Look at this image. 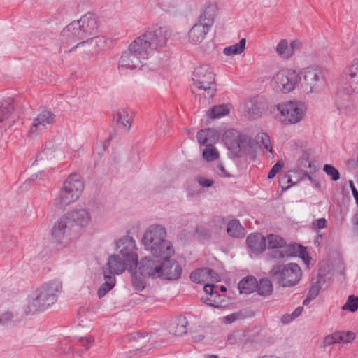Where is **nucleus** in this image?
I'll list each match as a JSON object with an SVG mask.
<instances>
[{
    "instance_id": "23",
    "label": "nucleus",
    "mask_w": 358,
    "mask_h": 358,
    "mask_svg": "<svg viewBox=\"0 0 358 358\" xmlns=\"http://www.w3.org/2000/svg\"><path fill=\"white\" fill-rule=\"evenodd\" d=\"M227 342L231 345H237L242 348H246L250 342V338L243 331H234L227 336Z\"/></svg>"
},
{
    "instance_id": "11",
    "label": "nucleus",
    "mask_w": 358,
    "mask_h": 358,
    "mask_svg": "<svg viewBox=\"0 0 358 358\" xmlns=\"http://www.w3.org/2000/svg\"><path fill=\"white\" fill-rule=\"evenodd\" d=\"M301 79V78L296 71L282 69L273 76L272 84L277 90L283 93H289L296 88Z\"/></svg>"
},
{
    "instance_id": "33",
    "label": "nucleus",
    "mask_w": 358,
    "mask_h": 358,
    "mask_svg": "<svg viewBox=\"0 0 358 358\" xmlns=\"http://www.w3.org/2000/svg\"><path fill=\"white\" fill-rule=\"evenodd\" d=\"M146 277V275L141 273L138 269L132 273L131 282L135 290L140 292L145 289Z\"/></svg>"
},
{
    "instance_id": "28",
    "label": "nucleus",
    "mask_w": 358,
    "mask_h": 358,
    "mask_svg": "<svg viewBox=\"0 0 358 358\" xmlns=\"http://www.w3.org/2000/svg\"><path fill=\"white\" fill-rule=\"evenodd\" d=\"M13 110L14 106L11 100L1 103L0 106V122L4 123L5 126H10L11 124L10 117Z\"/></svg>"
},
{
    "instance_id": "30",
    "label": "nucleus",
    "mask_w": 358,
    "mask_h": 358,
    "mask_svg": "<svg viewBox=\"0 0 358 358\" xmlns=\"http://www.w3.org/2000/svg\"><path fill=\"white\" fill-rule=\"evenodd\" d=\"M227 231L230 236L236 238H243L245 235V230L238 220H232L229 222Z\"/></svg>"
},
{
    "instance_id": "63",
    "label": "nucleus",
    "mask_w": 358,
    "mask_h": 358,
    "mask_svg": "<svg viewBox=\"0 0 358 358\" xmlns=\"http://www.w3.org/2000/svg\"><path fill=\"white\" fill-rule=\"evenodd\" d=\"M353 224L355 225V228L358 233V213L353 217Z\"/></svg>"
},
{
    "instance_id": "24",
    "label": "nucleus",
    "mask_w": 358,
    "mask_h": 358,
    "mask_svg": "<svg viewBox=\"0 0 358 358\" xmlns=\"http://www.w3.org/2000/svg\"><path fill=\"white\" fill-rule=\"evenodd\" d=\"M217 138L216 131L210 128L201 129L196 134L197 141L201 145H213Z\"/></svg>"
},
{
    "instance_id": "36",
    "label": "nucleus",
    "mask_w": 358,
    "mask_h": 358,
    "mask_svg": "<svg viewBox=\"0 0 358 358\" xmlns=\"http://www.w3.org/2000/svg\"><path fill=\"white\" fill-rule=\"evenodd\" d=\"M93 49L94 53L103 50L108 46V40L103 36H93L89 38Z\"/></svg>"
},
{
    "instance_id": "43",
    "label": "nucleus",
    "mask_w": 358,
    "mask_h": 358,
    "mask_svg": "<svg viewBox=\"0 0 358 358\" xmlns=\"http://www.w3.org/2000/svg\"><path fill=\"white\" fill-rule=\"evenodd\" d=\"M324 171L331 177L333 181H337L340 178V173L332 165L325 164L323 167Z\"/></svg>"
},
{
    "instance_id": "19",
    "label": "nucleus",
    "mask_w": 358,
    "mask_h": 358,
    "mask_svg": "<svg viewBox=\"0 0 358 358\" xmlns=\"http://www.w3.org/2000/svg\"><path fill=\"white\" fill-rule=\"evenodd\" d=\"M346 84L351 92L358 93V58L354 59L345 69Z\"/></svg>"
},
{
    "instance_id": "52",
    "label": "nucleus",
    "mask_w": 358,
    "mask_h": 358,
    "mask_svg": "<svg viewBox=\"0 0 358 358\" xmlns=\"http://www.w3.org/2000/svg\"><path fill=\"white\" fill-rule=\"evenodd\" d=\"M196 180L199 182V184L203 187H211L214 183L213 180L206 178L205 177L203 176H198L196 177Z\"/></svg>"
},
{
    "instance_id": "39",
    "label": "nucleus",
    "mask_w": 358,
    "mask_h": 358,
    "mask_svg": "<svg viewBox=\"0 0 358 358\" xmlns=\"http://www.w3.org/2000/svg\"><path fill=\"white\" fill-rule=\"evenodd\" d=\"M276 52L283 59L290 58L289 44L286 39H282L276 46Z\"/></svg>"
},
{
    "instance_id": "54",
    "label": "nucleus",
    "mask_w": 358,
    "mask_h": 358,
    "mask_svg": "<svg viewBox=\"0 0 358 358\" xmlns=\"http://www.w3.org/2000/svg\"><path fill=\"white\" fill-rule=\"evenodd\" d=\"M13 319L12 313L7 312L0 315V324H6Z\"/></svg>"
},
{
    "instance_id": "9",
    "label": "nucleus",
    "mask_w": 358,
    "mask_h": 358,
    "mask_svg": "<svg viewBox=\"0 0 358 358\" xmlns=\"http://www.w3.org/2000/svg\"><path fill=\"white\" fill-rule=\"evenodd\" d=\"M274 280L284 287L296 285L300 280L302 272L300 267L294 263L286 265H275L270 271Z\"/></svg>"
},
{
    "instance_id": "40",
    "label": "nucleus",
    "mask_w": 358,
    "mask_h": 358,
    "mask_svg": "<svg viewBox=\"0 0 358 358\" xmlns=\"http://www.w3.org/2000/svg\"><path fill=\"white\" fill-rule=\"evenodd\" d=\"M203 157L208 162L218 159L219 153L213 145H208L203 151Z\"/></svg>"
},
{
    "instance_id": "12",
    "label": "nucleus",
    "mask_w": 358,
    "mask_h": 358,
    "mask_svg": "<svg viewBox=\"0 0 358 358\" xmlns=\"http://www.w3.org/2000/svg\"><path fill=\"white\" fill-rule=\"evenodd\" d=\"M55 115L51 110L48 109L39 110L36 116L33 119L28 136L31 138L38 137L43 132L50 129L55 123Z\"/></svg>"
},
{
    "instance_id": "21",
    "label": "nucleus",
    "mask_w": 358,
    "mask_h": 358,
    "mask_svg": "<svg viewBox=\"0 0 358 358\" xmlns=\"http://www.w3.org/2000/svg\"><path fill=\"white\" fill-rule=\"evenodd\" d=\"M246 243L248 248L257 254L264 252L266 248V239L259 233L250 234Z\"/></svg>"
},
{
    "instance_id": "22",
    "label": "nucleus",
    "mask_w": 358,
    "mask_h": 358,
    "mask_svg": "<svg viewBox=\"0 0 358 358\" xmlns=\"http://www.w3.org/2000/svg\"><path fill=\"white\" fill-rule=\"evenodd\" d=\"M187 321L186 317L180 316L171 322L168 327V329L171 334L180 336L187 333Z\"/></svg>"
},
{
    "instance_id": "58",
    "label": "nucleus",
    "mask_w": 358,
    "mask_h": 358,
    "mask_svg": "<svg viewBox=\"0 0 358 358\" xmlns=\"http://www.w3.org/2000/svg\"><path fill=\"white\" fill-rule=\"evenodd\" d=\"M349 185H350V187L352 190V195L356 201V203L358 204V190L355 187L352 181L350 180L349 182Z\"/></svg>"
},
{
    "instance_id": "27",
    "label": "nucleus",
    "mask_w": 358,
    "mask_h": 358,
    "mask_svg": "<svg viewBox=\"0 0 358 358\" xmlns=\"http://www.w3.org/2000/svg\"><path fill=\"white\" fill-rule=\"evenodd\" d=\"M131 113L127 109H120L114 115L117 124L128 131L131 124Z\"/></svg>"
},
{
    "instance_id": "1",
    "label": "nucleus",
    "mask_w": 358,
    "mask_h": 358,
    "mask_svg": "<svg viewBox=\"0 0 358 358\" xmlns=\"http://www.w3.org/2000/svg\"><path fill=\"white\" fill-rule=\"evenodd\" d=\"M166 32L164 28L158 25L149 27L122 52L119 60V69H140L152 51L166 43Z\"/></svg>"
},
{
    "instance_id": "6",
    "label": "nucleus",
    "mask_w": 358,
    "mask_h": 358,
    "mask_svg": "<svg viewBox=\"0 0 358 358\" xmlns=\"http://www.w3.org/2000/svg\"><path fill=\"white\" fill-rule=\"evenodd\" d=\"M83 189L84 183L80 176L76 173L70 174L55 198L54 206L59 209L65 208L80 198Z\"/></svg>"
},
{
    "instance_id": "37",
    "label": "nucleus",
    "mask_w": 358,
    "mask_h": 358,
    "mask_svg": "<svg viewBox=\"0 0 358 358\" xmlns=\"http://www.w3.org/2000/svg\"><path fill=\"white\" fill-rule=\"evenodd\" d=\"M266 239L268 241L269 248H280L286 244L285 241L282 238L275 234H269Z\"/></svg>"
},
{
    "instance_id": "14",
    "label": "nucleus",
    "mask_w": 358,
    "mask_h": 358,
    "mask_svg": "<svg viewBox=\"0 0 358 358\" xmlns=\"http://www.w3.org/2000/svg\"><path fill=\"white\" fill-rule=\"evenodd\" d=\"M303 80L300 81L302 88L308 93L317 91L323 85V76L320 69L308 67L302 72Z\"/></svg>"
},
{
    "instance_id": "46",
    "label": "nucleus",
    "mask_w": 358,
    "mask_h": 358,
    "mask_svg": "<svg viewBox=\"0 0 358 358\" xmlns=\"http://www.w3.org/2000/svg\"><path fill=\"white\" fill-rule=\"evenodd\" d=\"M338 338H339L338 337L337 331L334 334L327 335V336H325L323 341L324 347L329 346L336 343H339Z\"/></svg>"
},
{
    "instance_id": "4",
    "label": "nucleus",
    "mask_w": 358,
    "mask_h": 358,
    "mask_svg": "<svg viewBox=\"0 0 358 358\" xmlns=\"http://www.w3.org/2000/svg\"><path fill=\"white\" fill-rule=\"evenodd\" d=\"M98 21L94 14L87 13L80 20L73 21L62 29L60 41L62 45H71L78 41L90 38L98 33Z\"/></svg>"
},
{
    "instance_id": "17",
    "label": "nucleus",
    "mask_w": 358,
    "mask_h": 358,
    "mask_svg": "<svg viewBox=\"0 0 358 358\" xmlns=\"http://www.w3.org/2000/svg\"><path fill=\"white\" fill-rule=\"evenodd\" d=\"M162 260H155L151 257H145L139 262H137V269L139 272L147 277L152 279L160 278L162 275L161 266Z\"/></svg>"
},
{
    "instance_id": "16",
    "label": "nucleus",
    "mask_w": 358,
    "mask_h": 358,
    "mask_svg": "<svg viewBox=\"0 0 358 358\" xmlns=\"http://www.w3.org/2000/svg\"><path fill=\"white\" fill-rule=\"evenodd\" d=\"M136 268L134 266L121 257L120 255L115 254L108 257L107 264L103 268V273L110 275H118L122 273L126 269L133 271Z\"/></svg>"
},
{
    "instance_id": "60",
    "label": "nucleus",
    "mask_w": 358,
    "mask_h": 358,
    "mask_svg": "<svg viewBox=\"0 0 358 358\" xmlns=\"http://www.w3.org/2000/svg\"><path fill=\"white\" fill-rule=\"evenodd\" d=\"M294 320V318L293 317L292 314L291 315H289V314L284 315H282V317L281 318V321L284 324H288Z\"/></svg>"
},
{
    "instance_id": "10",
    "label": "nucleus",
    "mask_w": 358,
    "mask_h": 358,
    "mask_svg": "<svg viewBox=\"0 0 358 358\" xmlns=\"http://www.w3.org/2000/svg\"><path fill=\"white\" fill-rule=\"evenodd\" d=\"M277 108L283 117L282 121L286 124L299 122L306 111L305 103L299 101H288L279 104Z\"/></svg>"
},
{
    "instance_id": "44",
    "label": "nucleus",
    "mask_w": 358,
    "mask_h": 358,
    "mask_svg": "<svg viewBox=\"0 0 358 358\" xmlns=\"http://www.w3.org/2000/svg\"><path fill=\"white\" fill-rule=\"evenodd\" d=\"M294 248H296V252H289L290 255H295L301 257L303 259V261L307 263L309 259V256L306 252V248L303 247L300 245H296L294 246Z\"/></svg>"
},
{
    "instance_id": "41",
    "label": "nucleus",
    "mask_w": 358,
    "mask_h": 358,
    "mask_svg": "<svg viewBox=\"0 0 358 358\" xmlns=\"http://www.w3.org/2000/svg\"><path fill=\"white\" fill-rule=\"evenodd\" d=\"M339 343H348L355 338V333L352 331H337Z\"/></svg>"
},
{
    "instance_id": "25",
    "label": "nucleus",
    "mask_w": 358,
    "mask_h": 358,
    "mask_svg": "<svg viewBox=\"0 0 358 358\" xmlns=\"http://www.w3.org/2000/svg\"><path fill=\"white\" fill-rule=\"evenodd\" d=\"M336 106L339 114L342 115H352L355 110L353 102L350 100L349 96L346 95L337 100Z\"/></svg>"
},
{
    "instance_id": "7",
    "label": "nucleus",
    "mask_w": 358,
    "mask_h": 358,
    "mask_svg": "<svg viewBox=\"0 0 358 358\" xmlns=\"http://www.w3.org/2000/svg\"><path fill=\"white\" fill-rule=\"evenodd\" d=\"M215 74L210 65H202L195 68L193 75V85L198 90L204 91L205 98L212 99L216 91Z\"/></svg>"
},
{
    "instance_id": "50",
    "label": "nucleus",
    "mask_w": 358,
    "mask_h": 358,
    "mask_svg": "<svg viewBox=\"0 0 358 358\" xmlns=\"http://www.w3.org/2000/svg\"><path fill=\"white\" fill-rule=\"evenodd\" d=\"M239 313H231L222 318V322L224 324H231L236 322L239 318Z\"/></svg>"
},
{
    "instance_id": "48",
    "label": "nucleus",
    "mask_w": 358,
    "mask_h": 358,
    "mask_svg": "<svg viewBox=\"0 0 358 358\" xmlns=\"http://www.w3.org/2000/svg\"><path fill=\"white\" fill-rule=\"evenodd\" d=\"M78 342L80 345L83 346L85 350H87L90 348L91 345L94 343V338L92 336L89 337H80L78 339Z\"/></svg>"
},
{
    "instance_id": "42",
    "label": "nucleus",
    "mask_w": 358,
    "mask_h": 358,
    "mask_svg": "<svg viewBox=\"0 0 358 358\" xmlns=\"http://www.w3.org/2000/svg\"><path fill=\"white\" fill-rule=\"evenodd\" d=\"M342 309L348 310L351 312L356 311L358 309V297L350 295Z\"/></svg>"
},
{
    "instance_id": "32",
    "label": "nucleus",
    "mask_w": 358,
    "mask_h": 358,
    "mask_svg": "<svg viewBox=\"0 0 358 358\" xmlns=\"http://www.w3.org/2000/svg\"><path fill=\"white\" fill-rule=\"evenodd\" d=\"M258 294L262 296H268L273 292V285L268 278H262L259 282H257V289Z\"/></svg>"
},
{
    "instance_id": "62",
    "label": "nucleus",
    "mask_w": 358,
    "mask_h": 358,
    "mask_svg": "<svg viewBox=\"0 0 358 358\" xmlns=\"http://www.w3.org/2000/svg\"><path fill=\"white\" fill-rule=\"evenodd\" d=\"M213 289H214V286L212 285H208H208H206L204 286V291H205V292L206 294H210V295L213 294Z\"/></svg>"
},
{
    "instance_id": "47",
    "label": "nucleus",
    "mask_w": 358,
    "mask_h": 358,
    "mask_svg": "<svg viewBox=\"0 0 358 358\" xmlns=\"http://www.w3.org/2000/svg\"><path fill=\"white\" fill-rule=\"evenodd\" d=\"M261 138V143L264 148L268 150L270 152H272V148L270 146V138L268 134L262 133L259 137Z\"/></svg>"
},
{
    "instance_id": "15",
    "label": "nucleus",
    "mask_w": 358,
    "mask_h": 358,
    "mask_svg": "<svg viewBox=\"0 0 358 358\" xmlns=\"http://www.w3.org/2000/svg\"><path fill=\"white\" fill-rule=\"evenodd\" d=\"M224 141L228 149L237 157H241L243 153L249 154L250 152L251 141L245 135L238 134L233 141H231L226 134Z\"/></svg>"
},
{
    "instance_id": "49",
    "label": "nucleus",
    "mask_w": 358,
    "mask_h": 358,
    "mask_svg": "<svg viewBox=\"0 0 358 358\" xmlns=\"http://www.w3.org/2000/svg\"><path fill=\"white\" fill-rule=\"evenodd\" d=\"M283 163L280 162H278L270 170L268 174V178L269 179L273 178L275 175L280 171V170L282 168Z\"/></svg>"
},
{
    "instance_id": "3",
    "label": "nucleus",
    "mask_w": 358,
    "mask_h": 358,
    "mask_svg": "<svg viewBox=\"0 0 358 358\" xmlns=\"http://www.w3.org/2000/svg\"><path fill=\"white\" fill-rule=\"evenodd\" d=\"M62 289V282L59 280H51L37 288L28 296L24 314L33 315L48 308L56 302Z\"/></svg>"
},
{
    "instance_id": "35",
    "label": "nucleus",
    "mask_w": 358,
    "mask_h": 358,
    "mask_svg": "<svg viewBox=\"0 0 358 358\" xmlns=\"http://www.w3.org/2000/svg\"><path fill=\"white\" fill-rule=\"evenodd\" d=\"M207 272H210L208 268H199L190 273V279L195 283H203L208 280Z\"/></svg>"
},
{
    "instance_id": "31",
    "label": "nucleus",
    "mask_w": 358,
    "mask_h": 358,
    "mask_svg": "<svg viewBox=\"0 0 358 358\" xmlns=\"http://www.w3.org/2000/svg\"><path fill=\"white\" fill-rule=\"evenodd\" d=\"M103 278L105 282L100 286L97 292L98 296L100 299L113 288L116 282L114 275L103 273Z\"/></svg>"
},
{
    "instance_id": "26",
    "label": "nucleus",
    "mask_w": 358,
    "mask_h": 358,
    "mask_svg": "<svg viewBox=\"0 0 358 358\" xmlns=\"http://www.w3.org/2000/svg\"><path fill=\"white\" fill-rule=\"evenodd\" d=\"M257 287V280L253 276L243 278L238 284V288L241 294H250Z\"/></svg>"
},
{
    "instance_id": "2",
    "label": "nucleus",
    "mask_w": 358,
    "mask_h": 358,
    "mask_svg": "<svg viewBox=\"0 0 358 358\" xmlns=\"http://www.w3.org/2000/svg\"><path fill=\"white\" fill-rule=\"evenodd\" d=\"M92 213L86 208H76L64 214L52 229V236L61 243L64 238L78 237L92 222Z\"/></svg>"
},
{
    "instance_id": "64",
    "label": "nucleus",
    "mask_w": 358,
    "mask_h": 358,
    "mask_svg": "<svg viewBox=\"0 0 358 358\" xmlns=\"http://www.w3.org/2000/svg\"><path fill=\"white\" fill-rule=\"evenodd\" d=\"M204 336H202V335H198L194 337V340L196 342H199V341H201L203 339Z\"/></svg>"
},
{
    "instance_id": "51",
    "label": "nucleus",
    "mask_w": 358,
    "mask_h": 358,
    "mask_svg": "<svg viewBox=\"0 0 358 358\" xmlns=\"http://www.w3.org/2000/svg\"><path fill=\"white\" fill-rule=\"evenodd\" d=\"M320 287L317 285H313L307 294L308 300L315 299L319 294Z\"/></svg>"
},
{
    "instance_id": "61",
    "label": "nucleus",
    "mask_w": 358,
    "mask_h": 358,
    "mask_svg": "<svg viewBox=\"0 0 358 358\" xmlns=\"http://www.w3.org/2000/svg\"><path fill=\"white\" fill-rule=\"evenodd\" d=\"M303 310V308L301 306H299L294 310V312L292 313V315L295 319L301 315Z\"/></svg>"
},
{
    "instance_id": "5",
    "label": "nucleus",
    "mask_w": 358,
    "mask_h": 358,
    "mask_svg": "<svg viewBox=\"0 0 358 358\" xmlns=\"http://www.w3.org/2000/svg\"><path fill=\"white\" fill-rule=\"evenodd\" d=\"M167 232L162 225L155 224L145 231L142 242L146 250L161 259L171 258L175 253L172 243L166 238Z\"/></svg>"
},
{
    "instance_id": "34",
    "label": "nucleus",
    "mask_w": 358,
    "mask_h": 358,
    "mask_svg": "<svg viewBox=\"0 0 358 358\" xmlns=\"http://www.w3.org/2000/svg\"><path fill=\"white\" fill-rule=\"evenodd\" d=\"M245 43L246 40L242 38L238 43L224 48L223 53L227 56L241 54L245 50Z\"/></svg>"
},
{
    "instance_id": "13",
    "label": "nucleus",
    "mask_w": 358,
    "mask_h": 358,
    "mask_svg": "<svg viewBox=\"0 0 358 358\" xmlns=\"http://www.w3.org/2000/svg\"><path fill=\"white\" fill-rule=\"evenodd\" d=\"M117 255L136 268L137 266L138 254L136 241L133 237L125 236L120 238L116 243Z\"/></svg>"
},
{
    "instance_id": "20",
    "label": "nucleus",
    "mask_w": 358,
    "mask_h": 358,
    "mask_svg": "<svg viewBox=\"0 0 358 358\" xmlns=\"http://www.w3.org/2000/svg\"><path fill=\"white\" fill-rule=\"evenodd\" d=\"M241 109L243 113L248 115L252 119L261 117L264 111L263 103L256 98L245 101L241 105Z\"/></svg>"
},
{
    "instance_id": "57",
    "label": "nucleus",
    "mask_w": 358,
    "mask_h": 358,
    "mask_svg": "<svg viewBox=\"0 0 358 358\" xmlns=\"http://www.w3.org/2000/svg\"><path fill=\"white\" fill-rule=\"evenodd\" d=\"M202 300L203 301V302L206 304H207L210 306L215 307V308L220 307V305L217 301L213 300L211 298H210L208 296H207L206 298H202Z\"/></svg>"
},
{
    "instance_id": "59",
    "label": "nucleus",
    "mask_w": 358,
    "mask_h": 358,
    "mask_svg": "<svg viewBox=\"0 0 358 358\" xmlns=\"http://www.w3.org/2000/svg\"><path fill=\"white\" fill-rule=\"evenodd\" d=\"M317 227L319 229H324L327 227V221L325 218H320L316 220Z\"/></svg>"
},
{
    "instance_id": "56",
    "label": "nucleus",
    "mask_w": 358,
    "mask_h": 358,
    "mask_svg": "<svg viewBox=\"0 0 358 358\" xmlns=\"http://www.w3.org/2000/svg\"><path fill=\"white\" fill-rule=\"evenodd\" d=\"M210 272H207L208 280L210 279L212 282H219L220 276L213 270L210 268Z\"/></svg>"
},
{
    "instance_id": "18",
    "label": "nucleus",
    "mask_w": 358,
    "mask_h": 358,
    "mask_svg": "<svg viewBox=\"0 0 358 358\" xmlns=\"http://www.w3.org/2000/svg\"><path fill=\"white\" fill-rule=\"evenodd\" d=\"M162 266L160 278L174 280L180 278L182 274V268L178 263L171 258L162 259Z\"/></svg>"
},
{
    "instance_id": "45",
    "label": "nucleus",
    "mask_w": 358,
    "mask_h": 358,
    "mask_svg": "<svg viewBox=\"0 0 358 358\" xmlns=\"http://www.w3.org/2000/svg\"><path fill=\"white\" fill-rule=\"evenodd\" d=\"M297 245L296 243L289 245L285 251L278 250L275 251L273 257L278 258H285V257H293L294 255H290L289 252H296L297 249L294 248V246Z\"/></svg>"
},
{
    "instance_id": "38",
    "label": "nucleus",
    "mask_w": 358,
    "mask_h": 358,
    "mask_svg": "<svg viewBox=\"0 0 358 358\" xmlns=\"http://www.w3.org/2000/svg\"><path fill=\"white\" fill-rule=\"evenodd\" d=\"M229 113V110L227 106L219 105L213 106L210 110L208 111V116L213 118H219L224 116Z\"/></svg>"
},
{
    "instance_id": "53",
    "label": "nucleus",
    "mask_w": 358,
    "mask_h": 358,
    "mask_svg": "<svg viewBox=\"0 0 358 358\" xmlns=\"http://www.w3.org/2000/svg\"><path fill=\"white\" fill-rule=\"evenodd\" d=\"M216 173L221 177H229V174L226 171L222 163H218L215 169Z\"/></svg>"
},
{
    "instance_id": "29",
    "label": "nucleus",
    "mask_w": 358,
    "mask_h": 358,
    "mask_svg": "<svg viewBox=\"0 0 358 358\" xmlns=\"http://www.w3.org/2000/svg\"><path fill=\"white\" fill-rule=\"evenodd\" d=\"M75 50H78L80 51V55L85 57H90L94 54L93 49L92 48L91 43L90 42L89 38L81 40L76 45H73L72 48L69 50H64V52H71Z\"/></svg>"
},
{
    "instance_id": "55",
    "label": "nucleus",
    "mask_w": 358,
    "mask_h": 358,
    "mask_svg": "<svg viewBox=\"0 0 358 358\" xmlns=\"http://www.w3.org/2000/svg\"><path fill=\"white\" fill-rule=\"evenodd\" d=\"M301 47V43L298 41H293L291 42V43L289 45V50L290 53V57L294 54V52L299 50Z\"/></svg>"
},
{
    "instance_id": "8",
    "label": "nucleus",
    "mask_w": 358,
    "mask_h": 358,
    "mask_svg": "<svg viewBox=\"0 0 358 358\" xmlns=\"http://www.w3.org/2000/svg\"><path fill=\"white\" fill-rule=\"evenodd\" d=\"M216 7L213 5L206 6L196 22L189 31V40L192 43H201L214 23Z\"/></svg>"
}]
</instances>
